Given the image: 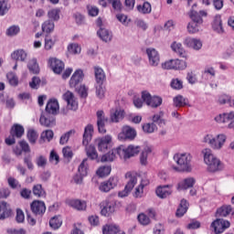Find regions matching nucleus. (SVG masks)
<instances>
[{"label": "nucleus", "mask_w": 234, "mask_h": 234, "mask_svg": "<svg viewBox=\"0 0 234 234\" xmlns=\"http://www.w3.org/2000/svg\"><path fill=\"white\" fill-rule=\"evenodd\" d=\"M137 220L141 226H149L151 224V218L144 213L138 215Z\"/></svg>", "instance_id": "obj_54"}, {"label": "nucleus", "mask_w": 234, "mask_h": 234, "mask_svg": "<svg viewBox=\"0 0 234 234\" xmlns=\"http://www.w3.org/2000/svg\"><path fill=\"white\" fill-rule=\"evenodd\" d=\"M121 231L120 227L114 223H108L102 226V234H118Z\"/></svg>", "instance_id": "obj_23"}, {"label": "nucleus", "mask_w": 234, "mask_h": 234, "mask_svg": "<svg viewBox=\"0 0 234 234\" xmlns=\"http://www.w3.org/2000/svg\"><path fill=\"white\" fill-rule=\"evenodd\" d=\"M69 206L77 209V211H85L87 209V202L81 201L80 199H71L69 201Z\"/></svg>", "instance_id": "obj_24"}, {"label": "nucleus", "mask_w": 234, "mask_h": 234, "mask_svg": "<svg viewBox=\"0 0 234 234\" xmlns=\"http://www.w3.org/2000/svg\"><path fill=\"white\" fill-rule=\"evenodd\" d=\"M74 134H76V131L74 130H69V132L62 134L59 140L60 145H65V144H68L69 140H70V137L74 136Z\"/></svg>", "instance_id": "obj_45"}, {"label": "nucleus", "mask_w": 234, "mask_h": 234, "mask_svg": "<svg viewBox=\"0 0 234 234\" xmlns=\"http://www.w3.org/2000/svg\"><path fill=\"white\" fill-rule=\"evenodd\" d=\"M111 213H114V203L107 202L101 210V215H103V217H109Z\"/></svg>", "instance_id": "obj_41"}, {"label": "nucleus", "mask_w": 234, "mask_h": 234, "mask_svg": "<svg viewBox=\"0 0 234 234\" xmlns=\"http://www.w3.org/2000/svg\"><path fill=\"white\" fill-rule=\"evenodd\" d=\"M33 194L38 198L47 197V193L45 192L41 185H36L33 186Z\"/></svg>", "instance_id": "obj_46"}, {"label": "nucleus", "mask_w": 234, "mask_h": 234, "mask_svg": "<svg viewBox=\"0 0 234 234\" xmlns=\"http://www.w3.org/2000/svg\"><path fill=\"white\" fill-rule=\"evenodd\" d=\"M112 168L109 165L106 166H101L97 170V176H100L101 178H103V176H109L111 175Z\"/></svg>", "instance_id": "obj_47"}, {"label": "nucleus", "mask_w": 234, "mask_h": 234, "mask_svg": "<svg viewBox=\"0 0 234 234\" xmlns=\"http://www.w3.org/2000/svg\"><path fill=\"white\" fill-rule=\"evenodd\" d=\"M174 161L177 165H173L172 169L176 173H191V160L193 156L189 153H177L174 154Z\"/></svg>", "instance_id": "obj_1"}, {"label": "nucleus", "mask_w": 234, "mask_h": 234, "mask_svg": "<svg viewBox=\"0 0 234 234\" xmlns=\"http://www.w3.org/2000/svg\"><path fill=\"white\" fill-rule=\"evenodd\" d=\"M48 66L50 67L55 74H61L65 69V63L57 58H49Z\"/></svg>", "instance_id": "obj_11"}, {"label": "nucleus", "mask_w": 234, "mask_h": 234, "mask_svg": "<svg viewBox=\"0 0 234 234\" xmlns=\"http://www.w3.org/2000/svg\"><path fill=\"white\" fill-rule=\"evenodd\" d=\"M136 138V130L129 125L122 128V132L118 134V140L125 142V140L133 141Z\"/></svg>", "instance_id": "obj_9"}, {"label": "nucleus", "mask_w": 234, "mask_h": 234, "mask_svg": "<svg viewBox=\"0 0 234 234\" xmlns=\"http://www.w3.org/2000/svg\"><path fill=\"white\" fill-rule=\"evenodd\" d=\"M109 122V118L105 117V112L103 111L97 112V125L98 131L101 134H105L107 130L105 129V124Z\"/></svg>", "instance_id": "obj_12"}, {"label": "nucleus", "mask_w": 234, "mask_h": 234, "mask_svg": "<svg viewBox=\"0 0 234 234\" xmlns=\"http://www.w3.org/2000/svg\"><path fill=\"white\" fill-rule=\"evenodd\" d=\"M31 211L35 215H44L47 211V207L45 206V202L35 200L31 203Z\"/></svg>", "instance_id": "obj_17"}, {"label": "nucleus", "mask_w": 234, "mask_h": 234, "mask_svg": "<svg viewBox=\"0 0 234 234\" xmlns=\"http://www.w3.org/2000/svg\"><path fill=\"white\" fill-rule=\"evenodd\" d=\"M63 100L67 101L68 106L65 108H62L60 111V113H62L64 116L69 114V111H78V101H76V97H74V93L71 91H66L63 94Z\"/></svg>", "instance_id": "obj_4"}, {"label": "nucleus", "mask_w": 234, "mask_h": 234, "mask_svg": "<svg viewBox=\"0 0 234 234\" xmlns=\"http://www.w3.org/2000/svg\"><path fill=\"white\" fill-rule=\"evenodd\" d=\"M123 116H125V112L122 109H113L111 111V120L113 123H118L120 120H123Z\"/></svg>", "instance_id": "obj_27"}, {"label": "nucleus", "mask_w": 234, "mask_h": 234, "mask_svg": "<svg viewBox=\"0 0 234 234\" xmlns=\"http://www.w3.org/2000/svg\"><path fill=\"white\" fill-rule=\"evenodd\" d=\"M143 131L148 133H154L156 131V125L153 122L144 123L143 125Z\"/></svg>", "instance_id": "obj_62"}, {"label": "nucleus", "mask_w": 234, "mask_h": 234, "mask_svg": "<svg viewBox=\"0 0 234 234\" xmlns=\"http://www.w3.org/2000/svg\"><path fill=\"white\" fill-rule=\"evenodd\" d=\"M212 28L215 30V32H218V34L224 33V27H222V16L220 15H217L214 17Z\"/></svg>", "instance_id": "obj_26"}, {"label": "nucleus", "mask_w": 234, "mask_h": 234, "mask_svg": "<svg viewBox=\"0 0 234 234\" xmlns=\"http://www.w3.org/2000/svg\"><path fill=\"white\" fill-rule=\"evenodd\" d=\"M62 224H63V221L61 220V218L59 217H53L49 220V226L53 229H58V228H61Z\"/></svg>", "instance_id": "obj_49"}, {"label": "nucleus", "mask_w": 234, "mask_h": 234, "mask_svg": "<svg viewBox=\"0 0 234 234\" xmlns=\"http://www.w3.org/2000/svg\"><path fill=\"white\" fill-rule=\"evenodd\" d=\"M175 65L176 70H186L187 69V62L186 60L176 58Z\"/></svg>", "instance_id": "obj_58"}, {"label": "nucleus", "mask_w": 234, "mask_h": 234, "mask_svg": "<svg viewBox=\"0 0 234 234\" xmlns=\"http://www.w3.org/2000/svg\"><path fill=\"white\" fill-rule=\"evenodd\" d=\"M42 31L46 32V34H50V32H54V22L50 20H47L42 24Z\"/></svg>", "instance_id": "obj_50"}, {"label": "nucleus", "mask_w": 234, "mask_h": 234, "mask_svg": "<svg viewBox=\"0 0 234 234\" xmlns=\"http://www.w3.org/2000/svg\"><path fill=\"white\" fill-rule=\"evenodd\" d=\"M7 184L11 189H21V184H19V181L14 177H8Z\"/></svg>", "instance_id": "obj_57"}, {"label": "nucleus", "mask_w": 234, "mask_h": 234, "mask_svg": "<svg viewBox=\"0 0 234 234\" xmlns=\"http://www.w3.org/2000/svg\"><path fill=\"white\" fill-rule=\"evenodd\" d=\"M39 122L45 127H54L56 125V118L50 115H41Z\"/></svg>", "instance_id": "obj_29"}, {"label": "nucleus", "mask_w": 234, "mask_h": 234, "mask_svg": "<svg viewBox=\"0 0 234 234\" xmlns=\"http://www.w3.org/2000/svg\"><path fill=\"white\" fill-rule=\"evenodd\" d=\"M153 8L151 7V4L149 2H144L143 5H137V12L139 14H151Z\"/></svg>", "instance_id": "obj_40"}, {"label": "nucleus", "mask_w": 234, "mask_h": 234, "mask_svg": "<svg viewBox=\"0 0 234 234\" xmlns=\"http://www.w3.org/2000/svg\"><path fill=\"white\" fill-rule=\"evenodd\" d=\"M95 145L97 146L98 151L101 153H105L112 147V135H104L102 137H98L95 139Z\"/></svg>", "instance_id": "obj_7"}, {"label": "nucleus", "mask_w": 234, "mask_h": 234, "mask_svg": "<svg viewBox=\"0 0 234 234\" xmlns=\"http://www.w3.org/2000/svg\"><path fill=\"white\" fill-rule=\"evenodd\" d=\"M126 180V188L127 189H134V186L138 184V173L136 172H127L124 176Z\"/></svg>", "instance_id": "obj_15"}, {"label": "nucleus", "mask_w": 234, "mask_h": 234, "mask_svg": "<svg viewBox=\"0 0 234 234\" xmlns=\"http://www.w3.org/2000/svg\"><path fill=\"white\" fill-rule=\"evenodd\" d=\"M12 59L16 61H25L27 59V52L23 49H18L11 54Z\"/></svg>", "instance_id": "obj_37"}, {"label": "nucleus", "mask_w": 234, "mask_h": 234, "mask_svg": "<svg viewBox=\"0 0 234 234\" xmlns=\"http://www.w3.org/2000/svg\"><path fill=\"white\" fill-rule=\"evenodd\" d=\"M184 45L194 50H200V48H202V41L197 38L186 37L184 41Z\"/></svg>", "instance_id": "obj_18"}, {"label": "nucleus", "mask_w": 234, "mask_h": 234, "mask_svg": "<svg viewBox=\"0 0 234 234\" xmlns=\"http://www.w3.org/2000/svg\"><path fill=\"white\" fill-rule=\"evenodd\" d=\"M226 140H228V137L224 133H219L217 136L208 133L203 138L204 144H207L214 151H220V149L224 147Z\"/></svg>", "instance_id": "obj_3"}, {"label": "nucleus", "mask_w": 234, "mask_h": 234, "mask_svg": "<svg viewBox=\"0 0 234 234\" xmlns=\"http://www.w3.org/2000/svg\"><path fill=\"white\" fill-rule=\"evenodd\" d=\"M215 122L227 127V129H234V112L219 113L215 117Z\"/></svg>", "instance_id": "obj_5"}, {"label": "nucleus", "mask_w": 234, "mask_h": 234, "mask_svg": "<svg viewBox=\"0 0 234 234\" xmlns=\"http://www.w3.org/2000/svg\"><path fill=\"white\" fill-rule=\"evenodd\" d=\"M162 69L166 70H176L175 59H170L162 64Z\"/></svg>", "instance_id": "obj_64"}, {"label": "nucleus", "mask_w": 234, "mask_h": 234, "mask_svg": "<svg viewBox=\"0 0 234 234\" xmlns=\"http://www.w3.org/2000/svg\"><path fill=\"white\" fill-rule=\"evenodd\" d=\"M85 151L88 158H90V160H98V152L93 145L87 144Z\"/></svg>", "instance_id": "obj_39"}, {"label": "nucleus", "mask_w": 234, "mask_h": 234, "mask_svg": "<svg viewBox=\"0 0 234 234\" xmlns=\"http://www.w3.org/2000/svg\"><path fill=\"white\" fill-rule=\"evenodd\" d=\"M27 69L33 74H39V65L37 64V60L36 58H32L31 60H29L27 64Z\"/></svg>", "instance_id": "obj_43"}, {"label": "nucleus", "mask_w": 234, "mask_h": 234, "mask_svg": "<svg viewBox=\"0 0 234 234\" xmlns=\"http://www.w3.org/2000/svg\"><path fill=\"white\" fill-rule=\"evenodd\" d=\"M172 186L166 185L163 186H158L155 193L159 198H167L170 195L173 194Z\"/></svg>", "instance_id": "obj_20"}, {"label": "nucleus", "mask_w": 234, "mask_h": 234, "mask_svg": "<svg viewBox=\"0 0 234 234\" xmlns=\"http://www.w3.org/2000/svg\"><path fill=\"white\" fill-rule=\"evenodd\" d=\"M52 138H54V132H52V130H47L41 133L40 144H43V142H50Z\"/></svg>", "instance_id": "obj_53"}, {"label": "nucleus", "mask_w": 234, "mask_h": 234, "mask_svg": "<svg viewBox=\"0 0 234 234\" xmlns=\"http://www.w3.org/2000/svg\"><path fill=\"white\" fill-rule=\"evenodd\" d=\"M146 54L148 56L149 64L151 67H158L160 63V54L156 49L150 48L146 49Z\"/></svg>", "instance_id": "obj_14"}, {"label": "nucleus", "mask_w": 234, "mask_h": 234, "mask_svg": "<svg viewBox=\"0 0 234 234\" xmlns=\"http://www.w3.org/2000/svg\"><path fill=\"white\" fill-rule=\"evenodd\" d=\"M83 78H84L83 70L77 69L69 80V87L71 89H78V85H80V83L83 81Z\"/></svg>", "instance_id": "obj_16"}, {"label": "nucleus", "mask_w": 234, "mask_h": 234, "mask_svg": "<svg viewBox=\"0 0 234 234\" xmlns=\"http://www.w3.org/2000/svg\"><path fill=\"white\" fill-rule=\"evenodd\" d=\"M88 171H89V168L87 165V159H83V161L79 166V175L85 177L88 175Z\"/></svg>", "instance_id": "obj_55"}, {"label": "nucleus", "mask_w": 234, "mask_h": 234, "mask_svg": "<svg viewBox=\"0 0 234 234\" xmlns=\"http://www.w3.org/2000/svg\"><path fill=\"white\" fill-rule=\"evenodd\" d=\"M49 162L54 165H58V164H59V155L54 150L50 152Z\"/></svg>", "instance_id": "obj_63"}, {"label": "nucleus", "mask_w": 234, "mask_h": 234, "mask_svg": "<svg viewBox=\"0 0 234 234\" xmlns=\"http://www.w3.org/2000/svg\"><path fill=\"white\" fill-rule=\"evenodd\" d=\"M171 48L174 52L178 54L180 58H185V59H187V52H186V49L182 47V43L174 42L171 45Z\"/></svg>", "instance_id": "obj_28"}, {"label": "nucleus", "mask_w": 234, "mask_h": 234, "mask_svg": "<svg viewBox=\"0 0 234 234\" xmlns=\"http://www.w3.org/2000/svg\"><path fill=\"white\" fill-rule=\"evenodd\" d=\"M10 10V4L8 0H0V16H5Z\"/></svg>", "instance_id": "obj_48"}, {"label": "nucleus", "mask_w": 234, "mask_h": 234, "mask_svg": "<svg viewBox=\"0 0 234 234\" xmlns=\"http://www.w3.org/2000/svg\"><path fill=\"white\" fill-rule=\"evenodd\" d=\"M96 96L100 100H103L105 98V87H103V84H96Z\"/></svg>", "instance_id": "obj_56"}, {"label": "nucleus", "mask_w": 234, "mask_h": 234, "mask_svg": "<svg viewBox=\"0 0 234 234\" xmlns=\"http://www.w3.org/2000/svg\"><path fill=\"white\" fill-rule=\"evenodd\" d=\"M189 207V204L187 203V200L182 199L179 205V207L176 210V217H184L186 213H187V209Z\"/></svg>", "instance_id": "obj_34"}, {"label": "nucleus", "mask_w": 234, "mask_h": 234, "mask_svg": "<svg viewBox=\"0 0 234 234\" xmlns=\"http://www.w3.org/2000/svg\"><path fill=\"white\" fill-rule=\"evenodd\" d=\"M57 41H58L57 37H50L48 35L46 36L45 44H44L45 50H52V48H54V45H56Z\"/></svg>", "instance_id": "obj_35"}, {"label": "nucleus", "mask_w": 234, "mask_h": 234, "mask_svg": "<svg viewBox=\"0 0 234 234\" xmlns=\"http://www.w3.org/2000/svg\"><path fill=\"white\" fill-rule=\"evenodd\" d=\"M190 19H192V22L202 25L204 23V20L202 19V16L198 14V12L192 10L190 12Z\"/></svg>", "instance_id": "obj_52"}, {"label": "nucleus", "mask_w": 234, "mask_h": 234, "mask_svg": "<svg viewBox=\"0 0 234 234\" xmlns=\"http://www.w3.org/2000/svg\"><path fill=\"white\" fill-rule=\"evenodd\" d=\"M12 215V209L10 208V205L6 202H0V220H5V218H8Z\"/></svg>", "instance_id": "obj_22"}, {"label": "nucleus", "mask_w": 234, "mask_h": 234, "mask_svg": "<svg viewBox=\"0 0 234 234\" xmlns=\"http://www.w3.org/2000/svg\"><path fill=\"white\" fill-rule=\"evenodd\" d=\"M200 25L197 24L196 22H190L187 26V30L189 34H197L198 30H200Z\"/></svg>", "instance_id": "obj_61"}, {"label": "nucleus", "mask_w": 234, "mask_h": 234, "mask_svg": "<svg viewBox=\"0 0 234 234\" xmlns=\"http://www.w3.org/2000/svg\"><path fill=\"white\" fill-rule=\"evenodd\" d=\"M116 154H118V147L102 155L101 162H114Z\"/></svg>", "instance_id": "obj_36"}, {"label": "nucleus", "mask_w": 234, "mask_h": 234, "mask_svg": "<svg viewBox=\"0 0 234 234\" xmlns=\"http://www.w3.org/2000/svg\"><path fill=\"white\" fill-rule=\"evenodd\" d=\"M138 153H140V146L131 144L128 147L123 145L118 147V155L120 158H123L124 160L135 156V154H138Z\"/></svg>", "instance_id": "obj_6"}, {"label": "nucleus", "mask_w": 234, "mask_h": 234, "mask_svg": "<svg viewBox=\"0 0 234 234\" xmlns=\"http://www.w3.org/2000/svg\"><path fill=\"white\" fill-rule=\"evenodd\" d=\"M46 112L48 114H57L59 112V102L56 99H50L46 106Z\"/></svg>", "instance_id": "obj_21"}, {"label": "nucleus", "mask_w": 234, "mask_h": 234, "mask_svg": "<svg viewBox=\"0 0 234 234\" xmlns=\"http://www.w3.org/2000/svg\"><path fill=\"white\" fill-rule=\"evenodd\" d=\"M92 133H94V126L92 124H89L85 127L84 134H83V145H89V142L92 140Z\"/></svg>", "instance_id": "obj_25"}, {"label": "nucleus", "mask_w": 234, "mask_h": 234, "mask_svg": "<svg viewBox=\"0 0 234 234\" xmlns=\"http://www.w3.org/2000/svg\"><path fill=\"white\" fill-rule=\"evenodd\" d=\"M218 101V103H220V105L229 103L230 107H234V101H231V97H229V95H220Z\"/></svg>", "instance_id": "obj_51"}, {"label": "nucleus", "mask_w": 234, "mask_h": 234, "mask_svg": "<svg viewBox=\"0 0 234 234\" xmlns=\"http://www.w3.org/2000/svg\"><path fill=\"white\" fill-rule=\"evenodd\" d=\"M37 132L35 130H28L27 132V140L30 144H36L37 141Z\"/></svg>", "instance_id": "obj_60"}, {"label": "nucleus", "mask_w": 234, "mask_h": 234, "mask_svg": "<svg viewBox=\"0 0 234 234\" xmlns=\"http://www.w3.org/2000/svg\"><path fill=\"white\" fill-rule=\"evenodd\" d=\"M118 186V177H110L109 180L101 183L99 189L102 193H109L111 189H114Z\"/></svg>", "instance_id": "obj_13"}, {"label": "nucleus", "mask_w": 234, "mask_h": 234, "mask_svg": "<svg viewBox=\"0 0 234 234\" xmlns=\"http://www.w3.org/2000/svg\"><path fill=\"white\" fill-rule=\"evenodd\" d=\"M151 153H153V147L151 146L144 147L140 155V162L142 165H147V156H149Z\"/></svg>", "instance_id": "obj_31"}, {"label": "nucleus", "mask_w": 234, "mask_h": 234, "mask_svg": "<svg viewBox=\"0 0 234 234\" xmlns=\"http://www.w3.org/2000/svg\"><path fill=\"white\" fill-rule=\"evenodd\" d=\"M229 226H231V223L229 220L218 218L211 223L210 228H213L214 233L220 234L224 233Z\"/></svg>", "instance_id": "obj_10"}, {"label": "nucleus", "mask_w": 234, "mask_h": 234, "mask_svg": "<svg viewBox=\"0 0 234 234\" xmlns=\"http://www.w3.org/2000/svg\"><path fill=\"white\" fill-rule=\"evenodd\" d=\"M10 134L16 138H21L25 134V128L20 124H15L11 128Z\"/></svg>", "instance_id": "obj_32"}, {"label": "nucleus", "mask_w": 234, "mask_h": 234, "mask_svg": "<svg viewBox=\"0 0 234 234\" xmlns=\"http://www.w3.org/2000/svg\"><path fill=\"white\" fill-rule=\"evenodd\" d=\"M94 72H95L96 83L103 84V81H105V71H103V69L100 67H95Z\"/></svg>", "instance_id": "obj_33"}, {"label": "nucleus", "mask_w": 234, "mask_h": 234, "mask_svg": "<svg viewBox=\"0 0 234 234\" xmlns=\"http://www.w3.org/2000/svg\"><path fill=\"white\" fill-rule=\"evenodd\" d=\"M231 213H233V207H231L230 205H223L217 209L216 216L228 217V215H230Z\"/></svg>", "instance_id": "obj_30"}, {"label": "nucleus", "mask_w": 234, "mask_h": 234, "mask_svg": "<svg viewBox=\"0 0 234 234\" xmlns=\"http://www.w3.org/2000/svg\"><path fill=\"white\" fill-rule=\"evenodd\" d=\"M142 100L148 107H152L153 109H156V107L162 105V98L159 96H152L149 91L142 92Z\"/></svg>", "instance_id": "obj_8"}, {"label": "nucleus", "mask_w": 234, "mask_h": 234, "mask_svg": "<svg viewBox=\"0 0 234 234\" xmlns=\"http://www.w3.org/2000/svg\"><path fill=\"white\" fill-rule=\"evenodd\" d=\"M6 79H7L8 83L12 87H17V85H19V79L17 78V75H16V73H14V72L7 73Z\"/></svg>", "instance_id": "obj_44"}, {"label": "nucleus", "mask_w": 234, "mask_h": 234, "mask_svg": "<svg viewBox=\"0 0 234 234\" xmlns=\"http://www.w3.org/2000/svg\"><path fill=\"white\" fill-rule=\"evenodd\" d=\"M99 37H101V39H102V41H105V43H108V41H111V39H112V33L109 32V30L105 29V28H101L98 32H97Z\"/></svg>", "instance_id": "obj_38"}, {"label": "nucleus", "mask_w": 234, "mask_h": 234, "mask_svg": "<svg viewBox=\"0 0 234 234\" xmlns=\"http://www.w3.org/2000/svg\"><path fill=\"white\" fill-rule=\"evenodd\" d=\"M189 103V101L182 95H177L174 98V105L175 107H186Z\"/></svg>", "instance_id": "obj_42"}, {"label": "nucleus", "mask_w": 234, "mask_h": 234, "mask_svg": "<svg viewBox=\"0 0 234 234\" xmlns=\"http://www.w3.org/2000/svg\"><path fill=\"white\" fill-rule=\"evenodd\" d=\"M202 154L208 173H218V171H222L224 169V164H222V161L213 154V151L211 149H203Z\"/></svg>", "instance_id": "obj_2"}, {"label": "nucleus", "mask_w": 234, "mask_h": 234, "mask_svg": "<svg viewBox=\"0 0 234 234\" xmlns=\"http://www.w3.org/2000/svg\"><path fill=\"white\" fill-rule=\"evenodd\" d=\"M69 54H80L81 52V47L77 43L69 44L68 46Z\"/></svg>", "instance_id": "obj_59"}, {"label": "nucleus", "mask_w": 234, "mask_h": 234, "mask_svg": "<svg viewBox=\"0 0 234 234\" xmlns=\"http://www.w3.org/2000/svg\"><path fill=\"white\" fill-rule=\"evenodd\" d=\"M195 182L196 180L193 177L185 178L177 184L176 189L177 191L189 189L195 186Z\"/></svg>", "instance_id": "obj_19"}]
</instances>
